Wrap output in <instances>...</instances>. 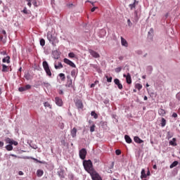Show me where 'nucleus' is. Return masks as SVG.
I'll use <instances>...</instances> for the list:
<instances>
[{"label": "nucleus", "mask_w": 180, "mask_h": 180, "mask_svg": "<svg viewBox=\"0 0 180 180\" xmlns=\"http://www.w3.org/2000/svg\"><path fill=\"white\" fill-rule=\"evenodd\" d=\"M83 167L85 171L88 172V174H91V172H93V171L95 170V169H94V165L92 164V161H91V160H84Z\"/></svg>", "instance_id": "nucleus-1"}, {"label": "nucleus", "mask_w": 180, "mask_h": 180, "mask_svg": "<svg viewBox=\"0 0 180 180\" xmlns=\"http://www.w3.org/2000/svg\"><path fill=\"white\" fill-rule=\"evenodd\" d=\"M42 65L45 72H46V75L51 77V70H50V67L49 66V63H47V61H44Z\"/></svg>", "instance_id": "nucleus-2"}, {"label": "nucleus", "mask_w": 180, "mask_h": 180, "mask_svg": "<svg viewBox=\"0 0 180 180\" xmlns=\"http://www.w3.org/2000/svg\"><path fill=\"white\" fill-rule=\"evenodd\" d=\"M89 174L93 180H102V177L95 170H93Z\"/></svg>", "instance_id": "nucleus-3"}, {"label": "nucleus", "mask_w": 180, "mask_h": 180, "mask_svg": "<svg viewBox=\"0 0 180 180\" xmlns=\"http://www.w3.org/2000/svg\"><path fill=\"white\" fill-rule=\"evenodd\" d=\"M79 155L81 160H85L86 158V149L82 148L79 152Z\"/></svg>", "instance_id": "nucleus-4"}, {"label": "nucleus", "mask_w": 180, "mask_h": 180, "mask_svg": "<svg viewBox=\"0 0 180 180\" xmlns=\"http://www.w3.org/2000/svg\"><path fill=\"white\" fill-rule=\"evenodd\" d=\"M63 63H65V64H68V65H70V67H72V68H77V65H75V64L68 58H64Z\"/></svg>", "instance_id": "nucleus-5"}, {"label": "nucleus", "mask_w": 180, "mask_h": 180, "mask_svg": "<svg viewBox=\"0 0 180 180\" xmlns=\"http://www.w3.org/2000/svg\"><path fill=\"white\" fill-rule=\"evenodd\" d=\"M75 106L77 109H84V104L82 103V101L77 99L75 101Z\"/></svg>", "instance_id": "nucleus-6"}, {"label": "nucleus", "mask_w": 180, "mask_h": 180, "mask_svg": "<svg viewBox=\"0 0 180 180\" xmlns=\"http://www.w3.org/2000/svg\"><path fill=\"white\" fill-rule=\"evenodd\" d=\"M32 86L30 84H27L25 86H21L18 88V91L20 92H25V91H28V89H31Z\"/></svg>", "instance_id": "nucleus-7"}, {"label": "nucleus", "mask_w": 180, "mask_h": 180, "mask_svg": "<svg viewBox=\"0 0 180 180\" xmlns=\"http://www.w3.org/2000/svg\"><path fill=\"white\" fill-rule=\"evenodd\" d=\"M47 39L50 41V43H52V44H54V40H56V37L53 36V34H51V32H49L47 34Z\"/></svg>", "instance_id": "nucleus-8"}, {"label": "nucleus", "mask_w": 180, "mask_h": 180, "mask_svg": "<svg viewBox=\"0 0 180 180\" xmlns=\"http://www.w3.org/2000/svg\"><path fill=\"white\" fill-rule=\"evenodd\" d=\"M89 53L91 54V56H92V57H94V58H99V57H101V56L99 55V53H98V52L90 49L89 51Z\"/></svg>", "instance_id": "nucleus-9"}, {"label": "nucleus", "mask_w": 180, "mask_h": 180, "mask_svg": "<svg viewBox=\"0 0 180 180\" xmlns=\"http://www.w3.org/2000/svg\"><path fill=\"white\" fill-rule=\"evenodd\" d=\"M124 78H126L127 84H131V76L130 73H127V75H123Z\"/></svg>", "instance_id": "nucleus-10"}, {"label": "nucleus", "mask_w": 180, "mask_h": 180, "mask_svg": "<svg viewBox=\"0 0 180 180\" xmlns=\"http://www.w3.org/2000/svg\"><path fill=\"white\" fill-rule=\"evenodd\" d=\"M55 102L58 106H63V99H61L60 97H56Z\"/></svg>", "instance_id": "nucleus-11"}, {"label": "nucleus", "mask_w": 180, "mask_h": 180, "mask_svg": "<svg viewBox=\"0 0 180 180\" xmlns=\"http://www.w3.org/2000/svg\"><path fill=\"white\" fill-rule=\"evenodd\" d=\"M114 83L120 89H123V85L120 83V80H119V79H115Z\"/></svg>", "instance_id": "nucleus-12"}, {"label": "nucleus", "mask_w": 180, "mask_h": 180, "mask_svg": "<svg viewBox=\"0 0 180 180\" xmlns=\"http://www.w3.org/2000/svg\"><path fill=\"white\" fill-rule=\"evenodd\" d=\"M2 34H4V37H6V31L3 30L0 33V41L5 43V40H4V36Z\"/></svg>", "instance_id": "nucleus-13"}, {"label": "nucleus", "mask_w": 180, "mask_h": 180, "mask_svg": "<svg viewBox=\"0 0 180 180\" xmlns=\"http://www.w3.org/2000/svg\"><path fill=\"white\" fill-rule=\"evenodd\" d=\"M70 134L73 139H75V137H77V128L74 127L71 129Z\"/></svg>", "instance_id": "nucleus-14"}, {"label": "nucleus", "mask_w": 180, "mask_h": 180, "mask_svg": "<svg viewBox=\"0 0 180 180\" xmlns=\"http://www.w3.org/2000/svg\"><path fill=\"white\" fill-rule=\"evenodd\" d=\"M134 140L135 143H137L138 144H141V143H144V141H143L139 136H134Z\"/></svg>", "instance_id": "nucleus-15"}, {"label": "nucleus", "mask_w": 180, "mask_h": 180, "mask_svg": "<svg viewBox=\"0 0 180 180\" xmlns=\"http://www.w3.org/2000/svg\"><path fill=\"white\" fill-rule=\"evenodd\" d=\"M147 178V174H146V169H142L141 172V179H144Z\"/></svg>", "instance_id": "nucleus-16"}, {"label": "nucleus", "mask_w": 180, "mask_h": 180, "mask_svg": "<svg viewBox=\"0 0 180 180\" xmlns=\"http://www.w3.org/2000/svg\"><path fill=\"white\" fill-rule=\"evenodd\" d=\"M121 44L122 46H124V47H127L129 46V44L127 43V41L123 38V37H121Z\"/></svg>", "instance_id": "nucleus-17"}, {"label": "nucleus", "mask_w": 180, "mask_h": 180, "mask_svg": "<svg viewBox=\"0 0 180 180\" xmlns=\"http://www.w3.org/2000/svg\"><path fill=\"white\" fill-rule=\"evenodd\" d=\"M124 139H125L126 142L128 143V144H130L132 141L131 138H130V136H129L128 135L124 136Z\"/></svg>", "instance_id": "nucleus-18"}, {"label": "nucleus", "mask_w": 180, "mask_h": 180, "mask_svg": "<svg viewBox=\"0 0 180 180\" xmlns=\"http://www.w3.org/2000/svg\"><path fill=\"white\" fill-rule=\"evenodd\" d=\"M2 62L7 63V64H9V63H11V57L6 56V58H3Z\"/></svg>", "instance_id": "nucleus-19"}, {"label": "nucleus", "mask_w": 180, "mask_h": 180, "mask_svg": "<svg viewBox=\"0 0 180 180\" xmlns=\"http://www.w3.org/2000/svg\"><path fill=\"white\" fill-rule=\"evenodd\" d=\"M175 141H176V139L173 138V139H172V141H170L169 142V144L170 146H173V147H175V146H176V143H175Z\"/></svg>", "instance_id": "nucleus-20"}, {"label": "nucleus", "mask_w": 180, "mask_h": 180, "mask_svg": "<svg viewBox=\"0 0 180 180\" xmlns=\"http://www.w3.org/2000/svg\"><path fill=\"white\" fill-rule=\"evenodd\" d=\"M9 71V68L6 65H2V72H8Z\"/></svg>", "instance_id": "nucleus-21"}, {"label": "nucleus", "mask_w": 180, "mask_h": 180, "mask_svg": "<svg viewBox=\"0 0 180 180\" xmlns=\"http://www.w3.org/2000/svg\"><path fill=\"white\" fill-rule=\"evenodd\" d=\"M54 67H55L56 70H60V68H63V63H58V65L55 64Z\"/></svg>", "instance_id": "nucleus-22"}, {"label": "nucleus", "mask_w": 180, "mask_h": 180, "mask_svg": "<svg viewBox=\"0 0 180 180\" xmlns=\"http://www.w3.org/2000/svg\"><path fill=\"white\" fill-rule=\"evenodd\" d=\"M158 114L160 115V116H164V115H165V110L162 108L159 109Z\"/></svg>", "instance_id": "nucleus-23"}, {"label": "nucleus", "mask_w": 180, "mask_h": 180, "mask_svg": "<svg viewBox=\"0 0 180 180\" xmlns=\"http://www.w3.org/2000/svg\"><path fill=\"white\" fill-rule=\"evenodd\" d=\"M43 174H44V172H43V170H41V169H38L37 171V176H43Z\"/></svg>", "instance_id": "nucleus-24"}, {"label": "nucleus", "mask_w": 180, "mask_h": 180, "mask_svg": "<svg viewBox=\"0 0 180 180\" xmlns=\"http://www.w3.org/2000/svg\"><path fill=\"white\" fill-rule=\"evenodd\" d=\"M160 124L162 127H165V124H167V120L165 118H162Z\"/></svg>", "instance_id": "nucleus-25"}, {"label": "nucleus", "mask_w": 180, "mask_h": 180, "mask_svg": "<svg viewBox=\"0 0 180 180\" xmlns=\"http://www.w3.org/2000/svg\"><path fill=\"white\" fill-rule=\"evenodd\" d=\"M178 165V161H174L170 165L169 168L172 169Z\"/></svg>", "instance_id": "nucleus-26"}, {"label": "nucleus", "mask_w": 180, "mask_h": 180, "mask_svg": "<svg viewBox=\"0 0 180 180\" xmlns=\"http://www.w3.org/2000/svg\"><path fill=\"white\" fill-rule=\"evenodd\" d=\"M6 148L8 151H12L13 150V146H12V145L9 144L6 146Z\"/></svg>", "instance_id": "nucleus-27"}, {"label": "nucleus", "mask_w": 180, "mask_h": 180, "mask_svg": "<svg viewBox=\"0 0 180 180\" xmlns=\"http://www.w3.org/2000/svg\"><path fill=\"white\" fill-rule=\"evenodd\" d=\"M67 86H68V88L72 86V79H70L68 80Z\"/></svg>", "instance_id": "nucleus-28"}, {"label": "nucleus", "mask_w": 180, "mask_h": 180, "mask_svg": "<svg viewBox=\"0 0 180 180\" xmlns=\"http://www.w3.org/2000/svg\"><path fill=\"white\" fill-rule=\"evenodd\" d=\"M58 176H60V178H65V176H64V172L63 171H60V172H58Z\"/></svg>", "instance_id": "nucleus-29"}, {"label": "nucleus", "mask_w": 180, "mask_h": 180, "mask_svg": "<svg viewBox=\"0 0 180 180\" xmlns=\"http://www.w3.org/2000/svg\"><path fill=\"white\" fill-rule=\"evenodd\" d=\"M135 88L136 89H138V91H140L141 89V88H143V85H141V84H136V85H135Z\"/></svg>", "instance_id": "nucleus-30"}, {"label": "nucleus", "mask_w": 180, "mask_h": 180, "mask_svg": "<svg viewBox=\"0 0 180 180\" xmlns=\"http://www.w3.org/2000/svg\"><path fill=\"white\" fill-rule=\"evenodd\" d=\"M59 77L62 81H65V75L64 73L59 74Z\"/></svg>", "instance_id": "nucleus-31"}, {"label": "nucleus", "mask_w": 180, "mask_h": 180, "mask_svg": "<svg viewBox=\"0 0 180 180\" xmlns=\"http://www.w3.org/2000/svg\"><path fill=\"white\" fill-rule=\"evenodd\" d=\"M44 105L45 106V108H49L50 109H51V105H50V103L49 102H45L44 103Z\"/></svg>", "instance_id": "nucleus-32"}, {"label": "nucleus", "mask_w": 180, "mask_h": 180, "mask_svg": "<svg viewBox=\"0 0 180 180\" xmlns=\"http://www.w3.org/2000/svg\"><path fill=\"white\" fill-rule=\"evenodd\" d=\"M91 116H94V119H98V114H96V112H95V111H92L91 112Z\"/></svg>", "instance_id": "nucleus-33"}, {"label": "nucleus", "mask_w": 180, "mask_h": 180, "mask_svg": "<svg viewBox=\"0 0 180 180\" xmlns=\"http://www.w3.org/2000/svg\"><path fill=\"white\" fill-rule=\"evenodd\" d=\"M45 44H46V41L44 40V39H40V45L43 47L45 46Z\"/></svg>", "instance_id": "nucleus-34"}, {"label": "nucleus", "mask_w": 180, "mask_h": 180, "mask_svg": "<svg viewBox=\"0 0 180 180\" xmlns=\"http://www.w3.org/2000/svg\"><path fill=\"white\" fill-rule=\"evenodd\" d=\"M129 8L131 9H134V8H136V0H134V2L132 4H129Z\"/></svg>", "instance_id": "nucleus-35"}, {"label": "nucleus", "mask_w": 180, "mask_h": 180, "mask_svg": "<svg viewBox=\"0 0 180 180\" xmlns=\"http://www.w3.org/2000/svg\"><path fill=\"white\" fill-rule=\"evenodd\" d=\"M95 127H96L95 124H94L93 125H91V126L90 127V131H91V133H94V131H95Z\"/></svg>", "instance_id": "nucleus-36"}, {"label": "nucleus", "mask_w": 180, "mask_h": 180, "mask_svg": "<svg viewBox=\"0 0 180 180\" xmlns=\"http://www.w3.org/2000/svg\"><path fill=\"white\" fill-rule=\"evenodd\" d=\"M41 85H43L44 86H46V88H47L48 86H50V83L44 82L41 83Z\"/></svg>", "instance_id": "nucleus-37"}, {"label": "nucleus", "mask_w": 180, "mask_h": 180, "mask_svg": "<svg viewBox=\"0 0 180 180\" xmlns=\"http://www.w3.org/2000/svg\"><path fill=\"white\" fill-rule=\"evenodd\" d=\"M13 141V140L11 139V138H7V139H6V143H8V144H10V145L12 144V141Z\"/></svg>", "instance_id": "nucleus-38"}, {"label": "nucleus", "mask_w": 180, "mask_h": 180, "mask_svg": "<svg viewBox=\"0 0 180 180\" xmlns=\"http://www.w3.org/2000/svg\"><path fill=\"white\" fill-rule=\"evenodd\" d=\"M68 56L70 58H74L75 57V54L72 52L69 53Z\"/></svg>", "instance_id": "nucleus-39"}, {"label": "nucleus", "mask_w": 180, "mask_h": 180, "mask_svg": "<svg viewBox=\"0 0 180 180\" xmlns=\"http://www.w3.org/2000/svg\"><path fill=\"white\" fill-rule=\"evenodd\" d=\"M71 75H72L73 77H75V75H77V70H72L71 71Z\"/></svg>", "instance_id": "nucleus-40"}, {"label": "nucleus", "mask_w": 180, "mask_h": 180, "mask_svg": "<svg viewBox=\"0 0 180 180\" xmlns=\"http://www.w3.org/2000/svg\"><path fill=\"white\" fill-rule=\"evenodd\" d=\"M105 78L107 79V82H112V77H108L105 76Z\"/></svg>", "instance_id": "nucleus-41"}, {"label": "nucleus", "mask_w": 180, "mask_h": 180, "mask_svg": "<svg viewBox=\"0 0 180 180\" xmlns=\"http://www.w3.org/2000/svg\"><path fill=\"white\" fill-rule=\"evenodd\" d=\"M115 154L117 155H120L122 154V151L120 150L117 149L115 150Z\"/></svg>", "instance_id": "nucleus-42"}, {"label": "nucleus", "mask_w": 180, "mask_h": 180, "mask_svg": "<svg viewBox=\"0 0 180 180\" xmlns=\"http://www.w3.org/2000/svg\"><path fill=\"white\" fill-rule=\"evenodd\" d=\"M30 8L32 7V0H26Z\"/></svg>", "instance_id": "nucleus-43"}, {"label": "nucleus", "mask_w": 180, "mask_h": 180, "mask_svg": "<svg viewBox=\"0 0 180 180\" xmlns=\"http://www.w3.org/2000/svg\"><path fill=\"white\" fill-rule=\"evenodd\" d=\"M115 71V72H120V71H122V68H116Z\"/></svg>", "instance_id": "nucleus-44"}, {"label": "nucleus", "mask_w": 180, "mask_h": 180, "mask_svg": "<svg viewBox=\"0 0 180 180\" xmlns=\"http://www.w3.org/2000/svg\"><path fill=\"white\" fill-rule=\"evenodd\" d=\"M23 13H25V15H27V13H29V12H27V9L26 8H25L22 11Z\"/></svg>", "instance_id": "nucleus-45"}, {"label": "nucleus", "mask_w": 180, "mask_h": 180, "mask_svg": "<svg viewBox=\"0 0 180 180\" xmlns=\"http://www.w3.org/2000/svg\"><path fill=\"white\" fill-rule=\"evenodd\" d=\"M32 4L34 5V6H37V1L36 0H33Z\"/></svg>", "instance_id": "nucleus-46"}, {"label": "nucleus", "mask_w": 180, "mask_h": 180, "mask_svg": "<svg viewBox=\"0 0 180 180\" xmlns=\"http://www.w3.org/2000/svg\"><path fill=\"white\" fill-rule=\"evenodd\" d=\"M12 144H13V146H18V141H13L11 143V146H12Z\"/></svg>", "instance_id": "nucleus-47"}, {"label": "nucleus", "mask_w": 180, "mask_h": 180, "mask_svg": "<svg viewBox=\"0 0 180 180\" xmlns=\"http://www.w3.org/2000/svg\"><path fill=\"white\" fill-rule=\"evenodd\" d=\"M127 23H128V25H129V27L131 26V25H133V24L131 23V21H130V19L127 20Z\"/></svg>", "instance_id": "nucleus-48"}, {"label": "nucleus", "mask_w": 180, "mask_h": 180, "mask_svg": "<svg viewBox=\"0 0 180 180\" xmlns=\"http://www.w3.org/2000/svg\"><path fill=\"white\" fill-rule=\"evenodd\" d=\"M172 117H178V114H176V112H174L172 114Z\"/></svg>", "instance_id": "nucleus-49"}, {"label": "nucleus", "mask_w": 180, "mask_h": 180, "mask_svg": "<svg viewBox=\"0 0 180 180\" xmlns=\"http://www.w3.org/2000/svg\"><path fill=\"white\" fill-rule=\"evenodd\" d=\"M146 175L147 176H150V175H151V173L150 172V169L148 170Z\"/></svg>", "instance_id": "nucleus-50"}, {"label": "nucleus", "mask_w": 180, "mask_h": 180, "mask_svg": "<svg viewBox=\"0 0 180 180\" xmlns=\"http://www.w3.org/2000/svg\"><path fill=\"white\" fill-rule=\"evenodd\" d=\"M176 98L178 99V101H180V94H176Z\"/></svg>", "instance_id": "nucleus-51"}, {"label": "nucleus", "mask_w": 180, "mask_h": 180, "mask_svg": "<svg viewBox=\"0 0 180 180\" xmlns=\"http://www.w3.org/2000/svg\"><path fill=\"white\" fill-rule=\"evenodd\" d=\"M96 9V7H93L91 9V12H95Z\"/></svg>", "instance_id": "nucleus-52"}, {"label": "nucleus", "mask_w": 180, "mask_h": 180, "mask_svg": "<svg viewBox=\"0 0 180 180\" xmlns=\"http://www.w3.org/2000/svg\"><path fill=\"white\" fill-rule=\"evenodd\" d=\"M0 147H4V142L0 141Z\"/></svg>", "instance_id": "nucleus-53"}, {"label": "nucleus", "mask_w": 180, "mask_h": 180, "mask_svg": "<svg viewBox=\"0 0 180 180\" xmlns=\"http://www.w3.org/2000/svg\"><path fill=\"white\" fill-rule=\"evenodd\" d=\"M95 85H96V84H95L94 83L91 84V88H94V87H95Z\"/></svg>", "instance_id": "nucleus-54"}, {"label": "nucleus", "mask_w": 180, "mask_h": 180, "mask_svg": "<svg viewBox=\"0 0 180 180\" xmlns=\"http://www.w3.org/2000/svg\"><path fill=\"white\" fill-rule=\"evenodd\" d=\"M18 174H19V175H23V172L20 171V172H18Z\"/></svg>", "instance_id": "nucleus-55"}, {"label": "nucleus", "mask_w": 180, "mask_h": 180, "mask_svg": "<svg viewBox=\"0 0 180 180\" xmlns=\"http://www.w3.org/2000/svg\"><path fill=\"white\" fill-rule=\"evenodd\" d=\"M118 58H119V60H120V61H122V60H123L124 57L123 56H120Z\"/></svg>", "instance_id": "nucleus-56"}, {"label": "nucleus", "mask_w": 180, "mask_h": 180, "mask_svg": "<svg viewBox=\"0 0 180 180\" xmlns=\"http://www.w3.org/2000/svg\"><path fill=\"white\" fill-rule=\"evenodd\" d=\"M59 94H60V95H63V94H64V92L63 91V90H60Z\"/></svg>", "instance_id": "nucleus-57"}, {"label": "nucleus", "mask_w": 180, "mask_h": 180, "mask_svg": "<svg viewBox=\"0 0 180 180\" xmlns=\"http://www.w3.org/2000/svg\"><path fill=\"white\" fill-rule=\"evenodd\" d=\"M94 84H95V85H96V84H99V81L96 80V81L94 82Z\"/></svg>", "instance_id": "nucleus-58"}, {"label": "nucleus", "mask_w": 180, "mask_h": 180, "mask_svg": "<svg viewBox=\"0 0 180 180\" xmlns=\"http://www.w3.org/2000/svg\"><path fill=\"white\" fill-rule=\"evenodd\" d=\"M143 99H144V101H147L148 99V98L147 97V96H145Z\"/></svg>", "instance_id": "nucleus-59"}, {"label": "nucleus", "mask_w": 180, "mask_h": 180, "mask_svg": "<svg viewBox=\"0 0 180 180\" xmlns=\"http://www.w3.org/2000/svg\"><path fill=\"white\" fill-rule=\"evenodd\" d=\"M153 169H157V165H153Z\"/></svg>", "instance_id": "nucleus-60"}, {"label": "nucleus", "mask_w": 180, "mask_h": 180, "mask_svg": "<svg viewBox=\"0 0 180 180\" xmlns=\"http://www.w3.org/2000/svg\"><path fill=\"white\" fill-rule=\"evenodd\" d=\"M33 160H34V161H37L38 162L41 163V162H40V161L37 160V159H34V158Z\"/></svg>", "instance_id": "nucleus-61"}, {"label": "nucleus", "mask_w": 180, "mask_h": 180, "mask_svg": "<svg viewBox=\"0 0 180 180\" xmlns=\"http://www.w3.org/2000/svg\"><path fill=\"white\" fill-rule=\"evenodd\" d=\"M73 6L72 4L68 5L69 8H71V6Z\"/></svg>", "instance_id": "nucleus-62"}, {"label": "nucleus", "mask_w": 180, "mask_h": 180, "mask_svg": "<svg viewBox=\"0 0 180 180\" xmlns=\"http://www.w3.org/2000/svg\"><path fill=\"white\" fill-rule=\"evenodd\" d=\"M143 79H146V75L142 76Z\"/></svg>", "instance_id": "nucleus-63"}, {"label": "nucleus", "mask_w": 180, "mask_h": 180, "mask_svg": "<svg viewBox=\"0 0 180 180\" xmlns=\"http://www.w3.org/2000/svg\"><path fill=\"white\" fill-rule=\"evenodd\" d=\"M18 71L21 72L22 71V68H20Z\"/></svg>", "instance_id": "nucleus-64"}]
</instances>
